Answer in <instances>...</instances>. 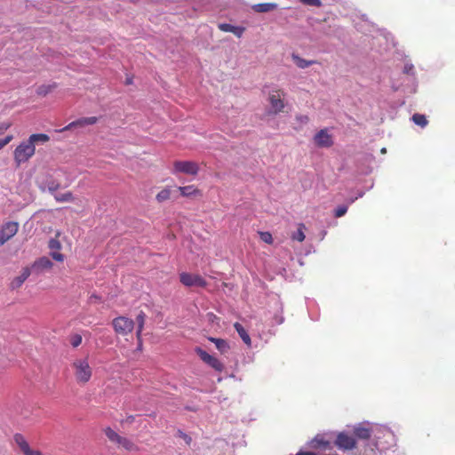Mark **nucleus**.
I'll use <instances>...</instances> for the list:
<instances>
[{"label":"nucleus","instance_id":"f257e3e1","mask_svg":"<svg viewBox=\"0 0 455 455\" xmlns=\"http://www.w3.org/2000/svg\"><path fill=\"white\" fill-rule=\"evenodd\" d=\"M394 435L392 432L382 427L373 426L371 443H365L363 455H379V451L387 450L390 442L393 441Z\"/></svg>","mask_w":455,"mask_h":455},{"label":"nucleus","instance_id":"f03ea898","mask_svg":"<svg viewBox=\"0 0 455 455\" xmlns=\"http://www.w3.org/2000/svg\"><path fill=\"white\" fill-rule=\"evenodd\" d=\"M71 368L76 383L84 385L92 379V368L87 357L75 359Z\"/></svg>","mask_w":455,"mask_h":455},{"label":"nucleus","instance_id":"7ed1b4c3","mask_svg":"<svg viewBox=\"0 0 455 455\" xmlns=\"http://www.w3.org/2000/svg\"><path fill=\"white\" fill-rule=\"evenodd\" d=\"M36 153V147L28 140L20 142L13 151V158L17 167L28 162Z\"/></svg>","mask_w":455,"mask_h":455},{"label":"nucleus","instance_id":"20e7f679","mask_svg":"<svg viewBox=\"0 0 455 455\" xmlns=\"http://www.w3.org/2000/svg\"><path fill=\"white\" fill-rule=\"evenodd\" d=\"M104 434L111 443L116 444L119 448H123L127 451H137L139 450L138 446L132 440L120 435L109 427L104 429Z\"/></svg>","mask_w":455,"mask_h":455},{"label":"nucleus","instance_id":"39448f33","mask_svg":"<svg viewBox=\"0 0 455 455\" xmlns=\"http://www.w3.org/2000/svg\"><path fill=\"white\" fill-rule=\"evenodd\" d=\"M270 105V113L277 115L283 112L285 108V92L278 88L273 89L268 92L267 98Z\"/></svg>","mask_w":455,"mask_h":455},{"label":"nucleus","instance_id":"423d86ee","mask_svg":"<svg viewBox=\"0 0 455 455\" xmlns=\"http://www.w3.org/2000/svg\"><path fill=\"white\" fill-rule=\"evenodd\" d=\"M112 326L116 334L126 336L132 332L135 322L126 316H117L112 320Z\"/></svg>","mask_w":455,"mask_h":455},{"label":"nucleus","instance_id":"0eeeda50","mask_svg":"<svg viewBox=\"0 0 455 455\" xmlns=\"http://www.w3.org/2000/svg\"><path fill=\"white\" fill-rule=\"evenodd\" d=\"M199 165L194 161H175L173 163L172 173H184L196 176L199 172Z\"/></svg>","mask_w":455,"mask_h":455},{"label":"nucleus","instance_id":"6e6552de","mask_svg":"<svg viewBox=\"0 0 455 455\" xmlns=\"http://www.w3.org/2000/svg\"><path fill=\"white\" fill-rule=\"evenodd\" d=\"M180 281L187 287L197 286L204 288L207 285V282L200 275L190 274L188 272H182L180 274Z\"/></svg>","mask_w":455,"mask_h":455},{"label":"nucleus","instance_id":"1a4fd4ad","mask_svg":"<svg viewBox=\"0 0 455 455\" xmlns=\"http://www.w3.org/2000/svg\"><path fill=\"white\" fill-rule=\"evenodd\" d=\"M19 230V223L16 221H8L4 223L0 229V246L13 237Z\"/></svg>","mask_w":455,"mask_h":455},{"label":"nucleus","instance_id":"9d476101","mask_svg":"<svg viewBox=\"0 0 455 455\" xmlns=\"http://www.w3.org/2000/svg\"><path fill=\"white\" fill-rule=\"evenodd\" d=\"M335 445L343 451H350L356 448V439L347 433H339L335 441Z\"/></svg>","mask_w":455,"mask_h":455},{"label":"nucleus","instance_id":"9b49d317","mask_svg":"<svg viewBox=\"0 0 455 455\" xmlns=\"http://www.w3.org/2000/svg\"><path fill=\"white\" fill-rule=\"evenodd\" d=\"M196 353L204 363H205L217 371H223V364L216 357L211 355L206 351L203 350L201 347H196Z\"/></svg>","mask_w":455,"mask_h":455},{"label":"nucleus","instance_id":"f8f14e48","mask_svg":"<svg viewBox=\"0 0 455 455\" xmlns=\"http://www.w3.org/2000/svg\"><path fill=\"white\" fill-rule=\"evenodd\" d=\"M314 142L319 148H331L333 145L332 136L328 132L327 129L320 130L314 136Z\"/></svg>","mask_w":455,"mask_h":455},{"label":"nucleus","instance_id":"ddd939ff","mask_svg":"<svg viewBox=\"0 0 455 455\" xmlns=\"http://www.w3.org/2000/svg\"><path fill=\"white\" fill-rule=\"evenodd\" d=\"M373 427H366L363 424H359L354 428L355 438L366 441V443H371Z\"/></svg>","mask_w":455,"mask_h":455},{"label":"nucleus","instance_id":"4468645a","mask_svg":"<svg viewBox=\"0 0 455 455\" xmlns=\"http://www.w3.org/2000/svg\"><path fill=\"white\" fill-rule=\"evenodd\" d=\"M14 441L24 455H42L41 451L30 449L28 442L21 434H15Z\"/></svg>","mask_w":455,"mask_h":455},{"label":"nucleus","instance_id":"2eb2a0df","mask_svg":"<svg viewBox=\"0 0 455 455\" xmlns=\"http://www.w3.org/2000/svg\"><path fill=\"white\" fill-rule=\"evenodd\" d=\"M49 248L52 251L50 255L52 258L59 262L64 261V255L60 252V250L61 249V243L57 238H52L49 241Z\"/></svg>","mask_w":455,"mask_h":455},{"label":"nucleus","instance_id":"dca6fc26","mask_svg":"<svg viewBox=\"0 0 455 455\" xmlns=\"http://www.w3.org/2000/svg\"><path fill=\"white\" fill-rule=\"evenodd\" d=\"M30 274V268L28 267H24L21 271V274L12 281L10 284L11 289L15 290L20 288L23 284V283L28 278Z\"/></svg>","mask_w":455,"mask_h":455},{"label":"nucleus","instance_id":"f3484780","mask_svg":"<svg viewBox=\"0 0 455 455\" xmlns=\"http://www.w3.org/2000/svg\"><path fill=\"white\" fill-rule=\"evenodd\" d=\"M178 189L183 197L202 196V191L198 189L195 185L179 187Z\"/></svg>","mask_w":455,"mask_h":455},{"label":"nucleus","instance_id":"a211bd4d","mask_svg":"<svg viewBox=\"0 0 455 455\" xmlns=\"http://www.w3.org/2000/svg\"><path fill=\"white\" fill-rule=\"evenodd\" d=\"M52 266L53 264L50 259L47 257H41L33 263L32 268L39 273L44 269L52 268Z\"/></svg>","mask_w":455,"mask_h":455},{"label":"nucleus","instance_id":"6ab92c4d","mask_svg":"<svg viewBox=\"0 0 455 455\" xmlns=\"http://www.w3.org/2000/svg\"><path fill=\"white\" fill-rule=\"evenodd\" d=\"M278 5L275 3H262L253 4L251 8L254 12L262 13L275 11Z\"/></svg>","mask_w":455,"mask_h":455},{"label":"nucleus","instance_id":"aec40b11","mask_svg":"<svg viewBox=\"0 0 455 455\" xmlns=\"http://www.w3.org/2000/svg\"><path fill=\"white\" fill-rule=\"evenodd\" d=\"M99 121V117L97 116H89V117H81L74 121L76 128H83L87 125H93L97 124Z\"/></svg>","mask_w":455,"mask_h":455},{"label":"nucleus","instance_id":"412c9836","mask_svg":"<svg viewBox=\"0 0 455 455\" xmlns=\"http://www.w3.org/2000/svg\"><path fill=\"white\" fill-rule=\"evenodd\" d=\"M146 322V314L144 312H140L136 317L137 323V331L136 338L141 343V334Z\"/></svg>","mask_w":455,"mask_h":455},{"label":"nucleus","instance_id":"4be33fe9","mask_svg":"<svg viewBox=\"0 0 455 455\" xmlns=\"http://www.w3.org/2000/svg\"><path fill=\"white\" fill-rule=\"evenodd\" d=\"M31 145L36 147V143H45L50 140V137L44 133H34L31 134L27 140Z\"/></svg>","mask_w":455,"mask_h":455},{"label":"nucleus","instance_id":"5701e85b","mask_svg":"<svg viewBox=\"0 0 455 455\" xmlns=\"http://www.w3.org/2000/svg\"><path fill=\"white\" fill-rule=\"evenodd\" d=\"M234 328L235 329V331H237V333L239 334V336L243 339V341L246 345L251 346V341L250 335L248 334L246 330L243 327V325L236 322L234 323Z\"/></svg>","mask_w":455,"mask_h":455},{"label":"nucleus","instance_id":"b1692460","mask_svg":"<svg viewBox=\"0 0 455 455\" xmlns=\"http://www.w3.org/2000/svg\"><path fill=\"white\" fill-rule=\"evenodd\" d=\"M292 60L294 61V63L299 68H308L309 66L311 65H314L315 63H317L316 60H307L301 57H299V55H296V54H292Z\"/></svg>","mask_w":455,"mask_h":455},{"label":"nucleus","instance_id":"393cba45","mask_svg":"<svg viewBox=\"0 0 455 455\" xmlns=\"http://www.w3.org/2000/svg\"><path fill=\"white\" fill-rule=\"evenodd\" d=\"M171 195H172L171 188L166 187L156 194V200L158 203H164L171 198Z\"/></svg>","mask_w":455,"mask_h":455},{"label":"nucleus","instance_id":"a878e982","mask_svg":"<svg viewBox=\"0 0 455 455\" xmlns=\"http://www.w3.org/2000/svg\"><path fill=\"white\" fill-rule=\"evenodd\" d=\"M209 340L213 342L219 351L221 353H225L228 350V344L225 339H217V338H209Z\"/></svg>","mask_w":455,"mask_h":455},{"label":"nucleus","instance_id":"bb28decb","mask_svg":"<svg viewBox=\"0 0 455 455\" xmlns=\"http://www.w3.org/2000/svg\"><path fill=\"white\" fill-rule=\"evenodd\" d=\"M57 84L55 83L52 84H42L36 89V93L39 96H46L48 93L52 92Z\"/></svg>","mask_w":455,"mask_h":455},{"label":"nucleus","instance_id":"cd10ccee","mask_svg":"<svg viewBox=\"0 0 455 455\" xmlns=\"http://www.w3.org/2000/svg\"><path fill=\"white\" fill-rule=\"evenodd\" d=\"M54 198L57 202L65 203V202H73L75 197L70 191H68L63 194H55Z\"/></svg>","mask_w":455,"mask_h":455},{"label":"nucleus","instance_id":"c85d7f7f","mask_svg":"<svg viewBox=\"0 0 455 455\" xmlns=\"http://www.w3.org/2000/svg\"><path fill=\"white\" fill-rule=\"evenodd\" d=\"M305 229H306V227L304 224H302V223L299 224L298 230L296 233H294L291 235V239L297 240L299 242H303L305 240V234H304Z\"/></svg>","mask_w":455,"mask_h":455},{"label":"nucleus","instance_id":"c756f323","mask_svg":"<svg viewBox=\"0 0 455 455\" xmlns=\"http://www.w3.org/2000/svg\"><path fill=\"white\" fill-rule=\"evenodd\" d=\"M412 121L420 127H425L427 124V117L421 114H414L412 116Z\"/></svg>","mask_w":455,"mask_h":455},{"label":"nucleus","instance_id":"7c9ffc66","mask_svg":"<svg viewBox=\"0 0 455 455\" xmlns=\"http://www.w3.org/2000/svg\"><path fill=\"white\" fill-rule=\"evenodd\" d=\"M68 340L70 342V345L74 348H76V347H79L82 344L83 338H82V336L80 334L74 333V334H71L69 336Z\"/></svg>","mask_w":455,"mask_h":455},{"label":"nucleus","instance_id":"2f4dec72","mask_svg":"<svg viewBox=\"0 0 455 455\" xmlns=\"http://www.w3.org/2000/svg\"><path fill=\"white\" fill-rule=\"evenodd\" d=\"M259 237L260 239L267 243V244H272L274 240H273V236L271 235V233L269 232H267V231H260L259 232Z\"/></svg>","mask_w":455,"mask_h":455},{"label":"nucleus","instance_id":"473e14b6","mask_svg":"<svg viewBox=\"0 0 455 455\" xmlns=\"http://www.w3.org/2000/svg\"><path fill=\"white\" fill-rule=\"evenodd\" d=\"M347 212V206L340 205L334 211V216L336 218H340L344 216Z\"/></svg>","mask_w":455,"mask_h":455},{"label":"nucleus","instance_id":"72a5a7b5","mask_svg":"<svg viewBox=\"0 0 455 455\" xmlns=\"http://www.w3.org/2000/svg\"><path fill=\"white\" fill-rule=\"evenodd\" d=\"M303 4L308 5V6H315V7H320L322 5V3L320 0H299Z\"/></svg>","mask_w":455,"mask_h":455},{"label":"nucleus","instance_id":"f704fd0d","mask_svg":"<svg viewBox=\"0 0 455 455\" xmlns=\"http://www.w3.org/2000/svg\"><path fill=\"white\" fill-rule=\"evenodd\" d=\"M218 27H219L220 30H221L223 32H230V33H232L233 29L235 28V26H233V25L228 24V23H220V24H219Z\"/></svg>","mask_w":455,"mask_h":455},{"label":"nucleus","instance_id":"c9c22d12","mask_svg":"<svg viewBox=\"0 0 455 455\" xmlns=\"http://www.w3.org/2000/svg\"><path fill=\"white\" fill-rule=\"evenodd\" d=\"M178 436L182 438L188 445H190V443L192 442V438L188 435L182 432L181 430H179Z\"/></svg>","mask_w":455,"mask_h":455},{"label":"nucleus","instance_id":"e433bc0d","mask_svg":"<svg viewBox=\"0 0 455 455\" xmlns=\"http://www.w3.org/2000/svg\"><path fill=\"white\" fill-rule=\"evenodd\" d=\"M13 140L12 135H7L5 138L0 140V150L9 144Z\"/></svg>","mask_w":455,"mask_h":455},{"label":"nucleus","instance_id":"4c0bfd02","mask_svg":"<svg viewBox=\"0 0 455 455\" xmlns=\"http://www.w3.org/2000/svg\"><path fill=\"white\" fill-rule=\"evenodd\" d=\"M12 126L11 122H1L0 123V135H3Z\"/></svg>","mask_w":455,"mask_h":455},{"label":"nucleus","instance_id":"58836bf2","mask_svg":"<svg viewBox=\"0 0 455 455\" xmlns=\"http://www.w3.org/2000/svg\"><path fill=\"white\" fill-rule=\"evenodd\" d=\"M245 28L243 27H235L233 29V34L235 35L237 37H241L244 32Z\"/></svg>","mask_w":455,"mask_h":455},{"label":"nucleus","instance_id":"ea45409f","mask_svg":"<svg viewBox=\"0 0 455 455\" xmlns=\"http://www.w3.org/2000/svg\"><path fill=\"white\" fill-rule=\"evenodd\" d=\"M59 188H60V184L55 181H52V182L49 183V185H48V189L51 193L55 192L56 190L59 189Z\"/></svg>","mask_w":455,"mask_h":455},{"label":"nucleus","instance_id":"a19ab883","mask_svg":"<svg viewBox=\"0 0 455 455\" xmlns=\"http://www.w3.org/2000/svg\"><path fill=\"white\" fill-rule=\"evenodd\" d=\"M314 442L316 443L315 447H325L329 444L328 442L323 441V439L315 438Z\"/></svg>","mask_w":455,"mask_h":455},{"label":"nucleus","instance_id":"79ce46f5","mask_svg":"<svg viewBox=\"0 0 455 455\" xmlns=\"http://www.w3.org/2000/svg\"><path fill=\"white\" fill-rule=\"evenodd\" d=\"M74 128H76V127H75V124L73 121V122L69 123L68 125H66L65 127H63L62 129H60L59 132H66V131H70Z\"/></svg>","mask_w":455,"mask_h":455},{"label":"nucleus","instance_id":"37998d69","mask_svg":"<svg viewBox=\"0 0 455 455\" xmlns=\"http://www.w3.org/2000/svg\"><path fill=\"white\" fill-rule=\"evenodd\" d=\"M296 455H316V454L312 451H299Z\"/></svg>","mask_w":455,"mask_h":455},{"label":"nucleus","instance_id":"c03bdc74","mask_svg":"<svg viewBox=\"0 0 455 455\" xmlns=\"http://www.w3.org/2000/svg\"><path fill=\"white\" fill-rule=\"evenodd\" d=\"M125 84H132V77L126 78Z\"/></svg>","mask_w":455,"mask_h":455},{"label":"nucleus","instance_id":"a18cd8bd","mask_svg":"<svg viewBox=\"0 0 455 455\" xmlns=\"http://www.w3.org/2000/svg\"><path fill=\"white\" fill-rule=\"evenodd\" d=\"M381 153H386V148H382Z\"/></svg>","mask_w":455,"mask_h":455},{"label":"nucleus","instance_id":"49530a36","mask_svg":"<svg viewBox=\"0 0 455 455\" xmlns=\"http://www.w3.org/2000/svg\"><path fill=\"white\" fill-rule=\"evenodd\" d=\"M138 343H140L139 340H138ZM141 345H142V342L140 344H139V348H141Z\"/></svg>","mask_w":455,"mask_h":455}]
</instances>
